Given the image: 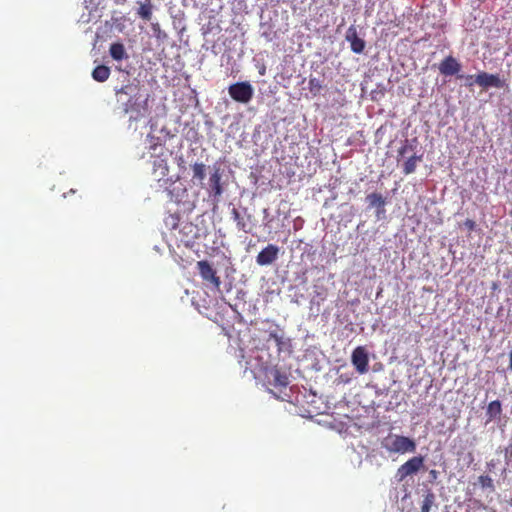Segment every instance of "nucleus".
<instances>
[{"instance_id":"nucleus-1","label":"nucleus","mask_w":512,"mask_h":512,"mask_svg":"<svg viewBox=\"0 0 512 512\" xmlns=\"http://www.w3.org/2000/svg\"><path fill=\"white\" fill-rule=\"evenodd\" d=\"M138 86L135 84H127L122 86L120 89L116 90V96L118 97V101H121L122 95L128 96V100L124 103V112L125 113H135L134 116H131V119L137 121L141 117L144 116V112L147 110V99L143 102L144 104H140V97H138Z\"/></svg>"},{"instance_id":"nucleus-2","label":"nucleus","mask_w":512,"mask_h":512,"mask_svg":"<svg viewBox=\"0 0 512 512\" xmlns=\"http://www.w3.org/2000/svg\"><path fill=\"white\" fill-rule=\"evenodd\" d=\"M382 447L389 453L404 454L407 452H414L416 450V443L409 437L389 434L381 442Z\"/></svg>"},{"instance_id":"nucleus-3","label":"nucleus","mask_w":512,"mask_h":512,"mask_svg":"<svg viewBox=\"0 0 512 512\" xmlns=\"http://www.w3.org/2000/svg\"><path fill=\"white\" fill-rule=\"evenodd\" d=\"M228 92L230 97L239 103H248L253 98L254 94L252 85L247 81L230 85Z\"/></svg>"},{"instance_id":"nucleus-4","label":"nucleus","mask_w":512,"mask_h":512,"mask_svg":"<svg viewBox=\"0 0 512 512\" xmlns=\"http://www.w3.org/2000/svg\"><path fill=\"white\" fill-rule=\"evenodd\" d=\"M424 463V458L422 456H414L402 464L396 473V477L398 481H403L406 477L417 473L422 467Z\"/></svg>"},{"instance_id":"nucleus-5","label":"nucleus","mask_w":512,"mask_h":512,"mask_svg":"<svg viewBox=\"0 0 512 512\" xmlns=\"http://www.w3.org/2000/svg\"><path fill=\"white\" fill-rule=\"evenodd\" d=\"M171 152L166 148H161V151L154 156L152 165L153 173L160 179H163L169 174L168 158Z\"/></svg>"},{"instance_id":"nucleus-6","label":"nucleus","mask_w":512,"mask_h":512,"mask_svg":"<svg viewBox=\"0 0 512 512\" xmlns=\"http://www.w3.org/2000/svg\"><path fill=\"white\" fill-rule=\"evenodd\" d=\"M197 268L202 279L212 284V286L219 291L221 280L212 265L207 260H201L197 262Z\"/></svg>"},{"instance_id":"nucleus-7","label":"nucleus","mask_w":512,"mask_h":512,"mask_svg":"<svg viewBox=\"0 0 512 512\" xmlns=\"http://www.w3.org/2000/svg\"><path fill=\"white\" fill-rule=\"evenodd\" d=\"M279 247L269 244L263 248L256 256V263L260 266H268L275 262L279 255Z\"/></svg>"},{"instance_id":"nucleus-8","label":"nucleus","mask_w":512,"mask_h":512,"mask_svg":"<svg viewBox=\"0 0 512 512\" xmlns=\"http://www.w3.org/2000/svg\"><path fill=\"white\" fill-rule=\"evenodd\" d=\"M351 360L359 373L363 374L368 371L369 359L363 347L359 346L354 349V351L352 352Z\"/></svg>"},{"instance_id":"nucleus-9","label":"nucleus","mask_w":512,"mask_h":512,"mask_svg":"<svg viewBox=\"0 0 512 512\" xmlns=\"http://www.w3.org/2000/svg\"><path fill=\"white\" fill-rule=\"evenodd\" d=\"M439 72L444 76L459 75L461 64L451 55L445 57L439 64Z\"/></svg>"},{"instance_id":"nucleus-10","label":"nucleus","mask_w":512,"mask_h":512,"mask_svg":"<svg viewBox=\"0 0 512 512\" xmlns=\"http://www.w3.org/2000/svg\"><path fill=\"white\" fill-rule=\"evenodd\" d=\"M475 82L484 89L489 87L501 88L503 82L497 74H489L487 72H480L475 77Z\"/></svg>"},{"instance_id":"nucleus-11","label":"nucleus","mask_w":512,"mask_h":512,"mask_svg":"<svg viewBox=\"0 0 512 512\" xmlns=\"http://www.w3.org/2000/svg\"><path fill=\"white\" fill-rule=\"evenodd\" d=\"M369 208H376V217L381 219L385 214L386 200L380 193H370L366 196Z\"/></svg>"},{"instance_id":"nucleus-12","label":"nucleus","mask_w":512,"mask_h":512,"mask_svg":"<svg viewBox=\"0 0 512 512\" xmlns=\"http://www.w3.org/2000/svg\"><path fill=\"white\" fill-rule=\"evenodd\" d=\"M346 40L350 43L351 50L356 54H361L365 49V41L357 34L354 26L348 28L346 32Z\"/></svg>"},{"instance_id":"nucleus-13","label":"nucleus","mask_w":512,"mask_h":512,"mask_svg":"<svg viewBox=\"0 0 512 512\" xmlns=\"http://www.w3.org/2000/svg\"><path fill=\"white\" fill-rule=\"evenodd\" d=\"M209 186L215 197H219L223 193V188L221 185V173L219 168H215L214 172L210 175Z\"/></svg>"},{"instance_id":"nucleus-14","label":"nucleus","mask_w":512,"mask_h":512,"mask_svg":"<svg viewBox=\"0 0 512 512\" xmlns=\"http://www.w3.org/2000/svg\"><path fill=\"white\" fill-rule=\"evenodd\" d=\"M271 381L270 383L276 388H286L289 384V379L285 373H282L278 369H272L270 371Z\"/></svg>"},{"instance_id":"nucleus-15","label":"nucleus","mask_w":512,"mask_h":512,"mask_svg":"<svg viewBox=\"0 0 512 512\" xmlns=\"http://www.w3.org/2000/svg\"><path fill=\"white\" fill-rule=\"evenodd\" d=\"M275 329L269 331V337L267 341L273 340L278 348V352H281L283 349V346L286 343L284 332L283 330L278 326L274 325Z\"/></svg>"},{"instance_id":"nucleus-16","label":"nucleus","mask_w":512,"mask_h":512,"mask_svg":"<svg viewBox=\"0 0 512 512\" xmlns=\"http://www.w3.org/2000/svg\"><path fill=\"white\" fill-rule=\"evenodd\" d=\"M109 53L116 61H121L128 57L124 45L120 42L112 43L109 48Z\"/></svg>"},{"instance_id":"nucleus-17","label":"nucleus","mask_w":512,"mask_h":512,"mask_svg":"<svg viewBox=\"0 0 512 512\" xmlns=\"http://www.w3.org/2000/svg\"><path fill=\"white\" fill-rule=\"evenodd\" d=\"M423 155H412L403 163V173L409 175L415 172L418 162H421Z\"/></svg>"},{"instance_id":"nucleus-18","label":"nucleus","mask_w":512,"mask_h":512,"mask_svg":"<svg viewBox=\"0 0 512 512\" xmlns=\"http://www.w3.org/2000/svg\"><path fill=\"white\" fill-rule=\"evenodd\" d=\"M502 413V405L499 400L491 401L486 409V415L488 416V420H494L498 418Z\"/></svg>"},{"instance_id":"nucleus-19","label":"nucleus","mask_w":512,"mask_h":512,"mask_svg":"<svg viewBox=\"0 0 512 512\" xmlns=\"http://www.w3.org/2000/svg\"><path fill=\"white\" fill-rule=\"evenodd\" d=\"M110 76V68L105 65H98L92 71V77L97 82H104Z\"/></svg>"},{"instance_id":"nucleus-20","label":"nucleus","mask_w":512,"mask_h":512,"mask_svg":"<svg viewBox=\"0 0 512 512\" xmlns=\"http://www.w3.org/2000/svg\"><path fill=\"white\" fill-rule=\"evenodd\" d=\"M152 2L151 0H145L140 4L137 14L145 21H150L152 18Z\"/></svg>"},{"instance_id":"nucleus-21","label":"nucleus","mask_w":512,"mask_h":512,"mask_svg":"<svg viewBox=\"0 0 512 512\" xmlns=\"http://www.w3.org/2000/svg\"><path fill=\"white\" fill-rule=\"evenodd\" d=\"M308 89L313 96H317L323 89L322 81L315 77H310L308 81Z\"/></svg>"},{"instance_id":"nucleus-22","label":"nucleus","mask_w":512,"mask_h":512,"mask_svg":"<svg viewBox=\"0 0 512 512\" xmlns=\"http://www.w3.org/2000/svg\"><path fill=\"white\" fill-rule=\"evenodd\" d=\"M193 178L202 182L206 175V165L204 163H195L192 166Z\"/></svg>"},{"instance_id":"nucleus-23","label":"nucleus","mask_w":512,"mask_h":512,"mask_svg":"<svg viewBox=\"0 0 512 512\" xmlns=\"http://www.w3.org/2000/svg\"><path fill=\"white\" fill-rule=\"evenodd\" d=\"M231 214H232V218L236 222L237 228L239 230H242L244 232L250 231V229H247V224L244 221V218L240 215V212L236 208L232 209Z\"/></svg>"},{"instance_id":"nucleus-24","label":"nucleus","mask_w":512,"mask_h":512,"mask_svg":"<svg viewBox=\"0 0 512 512\" xmlns=\"http://www.w3.org/2000/svg\"><path fill=\"white\" fill-rule=\"evenodd\" d=\"M434 501H435L434 494L428 493L423 499L422 506H421V512H430L431 507L434 504Z\"/></svg>"},{"instance_id":"nucleus-25","label":"nucleus","mask_w":512,"mask_h":512,"mask_svg":"<svg viewBox=\"0 0 512 512\" xmlns=\"http://www.w3.org/2000/svg\"><path fill=\"white\" fill-rule=\"evenodd\" d=\"M478 482H479V484L483 488H489L491 490H494L493 480H492V478L490 476H488V475H481L478 478Z\"/></svg>"},{"instance_id":"nucleus-26","label":"nucleus","mask_w":512,"mask_h":512,"mask_svg":"<svg viewBox=\"0 0 512 512\" xmlns=\"http://www.w3.org/2000/svg\"><path fill=\"white\" fill-rule=\"evenodd\" d=\"M475 77H476V75H467V76L458 75V78H464L465 79V81H466L465 85L467 87H472L474 84H476Z\"/></svg>"},{"instance_id":"nucleus-27","label":"nucleus","mask_w":512,"mask_h":512,"mask_svg":"<svg viewBox=\"0 0 512 512\" xmlns=\"http://www.w3.org/2000/svg\"><path fill=\"white\" fill-rule=\"evenodd\" d=\"M464 226H465L468 230L473 231V230H475V228H476V223H475V221H474V220H472V219H466V220H465V222H464Z\"/></svg>"},{"instance_id":"nucleus-28","label":"nucleus","mask_w":512,"mask_h":512,"mask_svg":"<svg viewBox=\"0 0 512 512\" xmlns=\"http://www.w3.org/2000/svg\"><path fill=\"white\" fill-rule=\"evenodd\" d=\"M407 149H408V146H407V145L402 146L401 148H399V150H398V154H399L400 156H403V155L406 153Z\"/></svg>"},{"instance_id":"nucleus-29","label":"nucleus","mask_w":512,"mask_h":512,"mask_svg":"<svg viewBox=\"0 0 512 512\" xmlns=\"http://www.w3.org/2000/svg\"><path fill=\"white\" fill-rule=\"evenodd\" d=\"M152 29L156 32V31L160 30V25L158 23H154V24H152Z\"/></svg>"},{"instance_id":"nucleus-30","label":"nucleus","mask_w":512,"mask_h":512,"mask_svg":"<svg viewBox=\"0 0 512 512\" xmlns=\"http://www.w3.org/2000/svg\"><path fill=\"white\" fill-rule=\"evenodd\" d=\"M509 368L512 371V350L509 353Z\"/></svg>"},{"instance_id":"nucleus-31","label":"nucleus","mask_w":512,"mask_h":512,"mask_svg":"<svg viewBox=\"0 0 512 512\" xmlns=\"http://www.w3.org/2000/svg\"><path fill=\"white\" fill-rule=\"evenodd\" d=\"M430 473L432 474V476H435L436 471H435V470H432Z\"/></svg>"}]
</instances>
